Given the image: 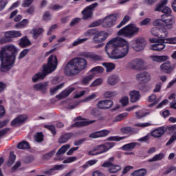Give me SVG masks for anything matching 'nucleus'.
Listing matches in <instances>:
<instances>
[{
	"instance_id": "f257e3e1",
	"label": "nucleus",
	"mask_w": 176,
	"mask_h": 176,
	"mask_svg": "<svg viewBox=\"0 0 176 176\" xmlns=\"http://www.w3.org/2000/svg\"><path fill=\"white\" fill-rule=\"evenodd\" d=\"M129 43L124 38L117 37L109 41L105 47V52L109 58L119 60L129 54Z\"/></svg>"
},
{
	"instance_id": "f03ea898",
	"label": "nucleus",
	"mask_w": 176,
	"mask_h": 176,
	"mask_svg": "<svg viewBox=\"0 0 176 176\" xmlns=\"http://www.w3.org/2000/svg\"><path fill=\"white\" fill-rule=\"evenodd\" d=\"M17 48L13 45L3 47L0 51V60L1 61L0 71L8 72L16 63V56L18 53Z\"/></svg>"
},
{
	"instance_id": "7ed1b4c3",
	"label": "nucleus",
	"mask_w": 176,
	"mask_h": 176,
	"mask_svg": "<svg viewBox=\"0 0 176 176\" xmlns=\"http://www.w3.org/2000/svg\"><path fill=\"white\" fill-rule=\"evenodd\" d=\"M87 67V60L83 58L76 57L70 60L65 66L64 72L66 76H75Z\"/></svg>"
},
{
	"instance_id": "20e7f679",
	"label": "nucleus",
	"mask_w": 176,
	"mask_h": 176,
	"mask_svg": "<svg viewBox=\"0 0 176 176\" xmlns=\"http://www.w3.org/2000/svg\"><path fill=\"white\" fill-rule=\"evenodd\" d=\"M58 64V60H57V56L55 54L50 55L48 58L47 63L43 65V72L37 73L32 77L34 83H36L38 80H43L49 74L54 72L57 68Z\"/></svg>"
},
{
	"instance_id": "39448f33",
	"label": "nucleus",
	"mask_w": 176,
	"mask_h": 176,
	"mask_svg": "<svg viewBox=\"0 0 176 176\" xmlns=\"http://www.w3.org/2000/svg\"><path fill=\"white\" fill-rule=\"evenodd\" d=\"M166 131H168L170 133V131L173 132L172 135L170 136L169 140L166 144V146H168V145H171L173 142L176 141V124L169 126H161L159 128L155 129L151 133V137H154V138H160L162 136L164 135V133Z\"/></svg>"
},
{
	"instance_id": "423d86ee",
	"label": "nucleus",
	"mask_w": 176,
	"mask_h": 176,
	"mask_svg": "<svg viewBox=\"0 0 176 176\" xmlns=\"http://www.w3.org/2000/svg\"><path fill=\"white\" fill-rule=\"evenodd\" d=\"M168 3V0H162L156 6L155 11L162 12V13H164V14L162 16V19H156L153 22V25H155V27H163V28H164V19L171 16V8L167 6L164 7Z\"/></svg>"
},
{
	"instance_id": "0eeeda50",
	"label": "nucleus",
	"mask_w": 176,
	"mask_h": 176,
	"mask_svg": "<svg viewBox=\"0 0 176 176\" xmlns=\"http://www.w3.org/2000/svg\"><path fill=\"white\" fill-rule=\"evenodd\" d=\"M168 37V32L166 30V28L161 29V34H160V38H150L151 43H155L151 46V50L155 52H162L165 47L166 38Z\"/></svg>"
},
{
	"instance_id": "6e6552de",
	"label": "nucleus",
	"mask_w": 176,
	"mask_h": 176,
	"mask_svg": "<svg viewBox=\"0 0 176 176\" xmlns=\"http://www.w3.org/2000/svg\"><path fill=\"white\" fill-rule=\"evenodd\" d=\"M139 32V28H137V26L133 23H130L120 29L118 32V36L122 35V36H124L125 38H133V36H134V35H137Z\"/></svg>"
},
{
	"instance_id": "1a4fd4ad",
	"label": "nucleus",
	"mask_w": 176,
	"mask_h": 176,
	"mask_svg": "<svg viewBox=\"0 0 176 176\" xmlns=\"http://www.w3.org/2000/svg\"><path fill=\"white\" fill-rule=\"evenodd\" d=\"M131 45L135 52H141V50H144V47L146 46V41L142 37H138L133 40L131 42Z\"/></svg>"
},
{
	"instance_id": "9d476101",
	"label": "nucleus",
	"mask_w": 176,
	"mask_h": 176,
	"mask_svg": "<svg viewBox=\"0 0 176 176\" xmlns=\"http://www.w3.org/2000/svg\"><path fill=\"white\" fill-rule=\"evenodd\" d=\"M128 67L131 69L142 71V69H145V61L142 59H134L129 63Z\"/></svg>"
},
{
	"instance_id": "9b49d317",
	"label": "nucleus",
	"mask_w": 176,
	"mask_h": 176,
	"mask_svg": "<svg viewBox=\"0 0 176 176\" xmlns=\"http://www.w3.org/2000/svg\"><path fill=\"white\" fill-rule=\"evenodd\" d=\"M116 20H118V14H113L108 16H106L102 22V27L104 28H111L116 24Z\"/></svg>"
},
{
	"instance_id": "f8f14e48",
	"label": "nucleus",
	"mask_w": 176,
	"mask_h": 176,
	"mask_svg": "<svg viewBox=\"0 0 176 176\" xmlns=\"http://www.w3.org/2000/svg\"><path fill=\"white\" fill-rule=\"evenodd\" d=\"M98 6V3H94L91 4L90 6L85 8L82 11V19L83 20H87V19L91 18V16H93V10L96 9Z\"/></svg>"
},
{
	"instance_id": "ddd939ff",
	"label": "nucleus",
	"mask_w": 176,
	"mask_h": 176,
	"mask_svg": "<svg viewBox=\"0 0 176 176\" xmlns=\"http://www.w3.org/2000/svg\"><path fill=\"white\" fill-rule=\"evenodd\" d=\"M161 71L164 72V74H173V72L174 71V68H175V65L171 63L170 61H166L164 63L160 66Z\"/></svg>"
},
{
	"instance_id": "4468645a",
	"label": "nucleus",
	"mask_w": 176,
	"mask_h": 176,
	"mask_svg": "<svg viewBox=\"0 0 176 176\" xmlns=\"http://www.w3.org/2000/svg\"><path fill=\"white\" fill-rule=\"evenodd\" d=\"M115 146V142H107L101 145H98L96 146V151H99L100 155L101 153H105V152H108L109 149L113 148Z\"/></svg>"
},
{
	"instance_id": "2eb2a0df",
	"label": "nucleus",
	"mask_w": 176,
	"mask_h": 176,
	"mask_svg": "<svg viewBox=\"0 0 176 176\" xmlns=\"http://www.w3.org/2000/svg\"><path fill=\"white\" fill-rule=\"evenodd\" d=\"M108 38V33L104 32H99L96 33L93 38V43H101Z\"/></svg>"
},
{
	"instance_id": "dca6fc26",
	"label": "nucleus",
	"mask_w": 176,
	"mask_h": 176,
	"mask_svg": "<svg viewBox=\"0 0 176 176\" xmlns=\"http://www.w3.org/2000/svg\"><path fill=\"white\" fill-rule=\"evenodd\" d=\"M80 56L81 57H84L85 58L93 60V61H101V60H102V57L93 52H81Z\"/></svg>"
},
{
	"instance_id": "f3484780",
	"label": "nucleus",
	"mask_w": 176,
	"mask_h": 176,
	"mask_svg": "<svg viewBox=\"0 0 176 176\" xmlns=\"http://www.w3.org/2000/svg\"><path fill=\"white\" fill-rule=\"evenodd\" d=\"M136 79L140 81V83H148L151 80V74L144 72L136 75Z\"/></svg>"
},
{
	"instance_id": "a211bd4d",
	"label": "nucleus",
	"mask_w": 176,
	"mask_h": 176,
	"mask_svg": "<svg viewBox=\"0 0 176 176\" xmlns=\"http://www.w3.org/2000/svg\"><path fill=\"white\" fill-rule=\"evenodd\" d=\"M113 105V102L111 100H100L97 104V107L99 109H109V108H112Z\"/></svg>"
},
{
	"instance_id": "6ab92c4d",
	"label": "nucleus",
	"mask_w": 176,
	"mask_h": 176,
	"mask_svg": "<svg viewBox=\"0 0 176 176\" xmlns=\"http://www.w3.org/2000/svg\"><path fill=\"white\" fill-rule=\"evenodd\" d=\"M65 168V166L60 164V165H55L52 168H50L48 170H45L43 172V174H45V175H54V174H56V173L54 172V170H58L60 171L61 170H64Z\"/></svg>"
},
{
	"instance_id": "aec40b11",
	"label": "nucleus",
	"mask_w": 176,
	"mask_h": 176,
	"mask_svg": "<svg viewBox=\"0 0 176 176\" xmlns=\"http://www.w3.org/2000/svg\"><path fill=\"white\" fill-rule=\"evenodd\" d=\"M25 120H27V116L23 115L19 116L11 122V126H12V127L20 126V124H23Z\"/></svg>"
},
{
	"instance_id": "412c9836",
	"label": "nucleus",
	"mask_w": 176,
	"mask_h": 176,
	"mask_svg": "<svg viewBox=\"0 0 176 176\" xmlns=\"http://www.w3.org/2000/svg\"><path fill=\"white\" fill-rule=\"evenodd\" d=\"M69 148H71V145L65 144L63 145L60 148H59V150L56 153V160H63V157L60 155H64V153H65V152H67V151H68Z\"/></svg>"
},
{
	"instance_id": "4be33fe9",
	"label": "nucleus",
	"mask_w": 176,
	"mask_h": 176,
	"mask_svg": "<svg viewBox=\"0 0 176 176\" xmlns=\"http://www.w3.org/2000/svg\"><path fill=\"white\" fill-rule=\"evenodd\" d=\"M164 28H166V30H171V28H173L174 23H175V19H174V17L173 16H171L170 18L168 17V19L164 18Z\"/></svg>"
},
{
	"instance_id": "5701e85b",
	"label": "nucleus",
	"mask_w": 176,
	"mask_h": 176,
	"mask_svg": "<svg viewBox=\"0 0 176 176\" xmlns=\"http://www.w3.org/2000/svg\"><path fill=\"white\" fill-rule=\"evenodd\" d=\"M74 137V133H67L61 135L58 138V143L59 144H65L69 140H71Z\"/></svg>"
},
{
	"instance_id": "b1692460",
	"label": "nucleus",
	"mask_w": 176,
	"mask_h": 176,
	"mask_svg": "<svg viewBox=\"0 0 176 176\" xmlns=\"http://www.w3.org/2000/svg\"><path fill=\"white\" fill-rule=\"evenodd\" d=\"M109 133V131H100L90 134L89 138H100V137H107Z\"/></svg>"
},
{
	"instance_id": "393cba45",
	"label": "nucleus",
	"mask_w": 176,
	"mask_h": 176,
	"mask_svg": "<svg viewBox=\"0 0 176 176\" xmlns=\"http://www.w3.org/2000/svg\"><path fill=\"white\" fill-rule=\"evenodd\" d=\"M96 120H89V121H78L72 124V127H83V126H89V124H93L95 123Z\"/></svg>"
},
{
	"instance_id": "a878e982",
	"label": "nucleus",
	"mask_w": 176,
	"mask_h": 176,
	"mask_svg": "<svg viewBox=\"0 0 176 176\" xmlns=\"http://www.w3.org/2000/svg\"><path fill=\"white\" fill-rule=\"evenodd\" d=\"M120 78L117 75H111L109 76L107 78V83L110 85V86H115V85H118Z\"/></svg>"
},
{
	"instance_id": "bb28decb",
	"label": "nucleus",
	"mask_w": 176,
	"mask_h": 176,
	"mask_svg": "<svg viewBox=\"0 0 176 176\" xmlns=\"http://www.w3.org/2000/svg\"><path fill=\"white\" fill-rule=\"evenodd\" d=\"M6 38H20L21 36V32L16 30H11L5 32Z\"/></svg>"
},
{
	"instance_id": "cd10ccee",
	"label": "nucleus",
	"mask_w": 176,
	"mask_h": 176,
	"mask_svg": "<svg viewBox=\"0 0 176 176\" xmlns=\"http://www.w3.org/2000/svg\"><path fill=\"white\" fill-rule=\"evenodd\" d=\"M74 90H75V87H70L67 89H65L62 93L57 95L56 98H60V99L67 98V97H68V96H69L71 94V93H72V91H74Z\"/></svg>"
},
{
	"instance_id": "c85d7f7f",
	"label": "nucleus",
	"mask_w": 176,
	"mask_h": 176,
	"mask_svg": "<svg viewBox=\"0 0 176 176\" xmlns=\"http://www.w3.org/2000/svg\"><path fill=\"white\" fill-rule=\"evenodd\" d=\"M31 41L28 39L27 36H25L20 39L19 46L21 47H28L29 46H31Z\"/></svg>"
},
{
	"instance_id": "c756f323",
	"label": "nucleus",
	"mask_w": 176,
	"mask_h": 176,
	"mask_svg": "<svg viewBox=\"0 0 176 176\" xmlns=\"http://www.w3.org/2000/svg\"><path fill=\"white\" fill-rule=\"evenodd\" d=\"M131 97V102H137L140 98H141V95L138 91H132L129 93Z\"/></svg>"
},
{
	"instance_id": "7c9ffc66",
	"label": "nucleus",
	"mask_w": 176,
	"mask_h": 176,
	"mask_svg": "<svg viewBox=\"0 0 176 176\" xmlns=\"http://www.w3.org/2000/svg\"><path fill=\"white\" fill-rule=\"evenodd\" d=\"M43 29L42 28H35L32 30V34L33 35L34 39H38L42 34H43Z\"/></svg>"
},
{
	"instance_id": "2f4dec72",
	"label": "nucleus",
	"mask_w": 176,
	"mask_h": 176,
	"mask_svg": "<svg viewBox=\"0 0 176 176\" xmlns=\"http://www.w3.org/2000/svg\"><path fill=\"white\" fill-rule=\"evenodd\" d=\"M102 65L106 68L107 72H112L116 68V65L113 63H103Z\"/></svg>"
},
{
	"instance_id": "473e14b6",
	"label": "nucleus",
	"mask_w": 176,
	"mask_h": 176,
	"mask_svg": "<svg viewBox=\"0 0 176 176\" xmlns=\"http://www.w3.org/2000/svg\"><path fill=\"white\" fill-rule=\"evenodd\" d=\"M153 61H157V63H162V61H166V60H168V57L166 55L164 56H153L151 57Z\"/></svg>"
},
{
	"instance_id": "72a5a7b5",
	"label": "nucleus",
	"mask_w": 176,
	"mask_h": 176,
	"mask_svg": "<svg viewBox=\"0 0 176 176\" xmlns=\"http://www.w3.org/2000/svg\"><path fill=\"white\" fill-rule=\"evenodd\" d=\"M146 169L141 168L137 170H135L133 173H131V176H145L146 175Z\"/></svg>"
},
{
	"instance_id": "f704fd0d",
	"label": "nucleus",
	"mask_w": 176,
	"mask_h": 176,
	"mask_svg": "<svg viewBox=\"0 0 176 176\" xmlns=\"http://www.w3.org/2000/svg\"><path fill=\"white\" fill-rule=\"evenodd\" d=\"M46 87H47V83L46 82L43 84H36L34 86V89L38 91H45V90H46Z\"/></svg>"
},
{
	"instance_id": "c9c22d12",
	"label": "nucleus",
	"mask_w": 176,
	"mask_h": 176,
	"mask_svg": "<svg viewBox=\"0 0 176 176\" xmlns=\"http://www.w3.org/2000/svg\"><path fill=\"white\" fill-rule=\"evenodd\" d=\"M122 170V167L119 165H115L112 164L111 167L108 168L109 173L111 174H115V173H118V171H120Z\"/></svg>"
},
{
	"instance_id": "e433bc0d",
	"label": "nucleus",
	"mask_w": 176,
	"mask_h": 176,
	"mask_svg": "<svg viewBox=\"0 0 176 176\" xmlns=\"http://www.w3.org/2000/svg\"><path fill=\"white\" fill-rule=\"evenodd\" d=\"M17 148L18 149H31V146H30V143H28V142L22 141L18 144Z\"/></svg>"
},
{
	"instance_id": "4c0bfd02",
	"label": "nucleus",
	"mask_w": 176,
	"mask_h": 176,
	"mask_svg": "<svg viewBox=\"0 0 176 176\" xmlns=\"http://www.w3.org/2000/svg\"><path fill=\"white\" fill-rule=\"evenodd\" d=\"M135 145H137L135 142L126 144L122 146V151H133L135 148Z\"/></svg>"
},
{
	"instance_id": "58836bf2",
	"label": "nucleus",
	"mask_w": 176,
	"mask_h": 176,
	"mask_svg": "<svg viewBox=\"0 0 176 176\" xmlns=\"http://www.w3.org/2000/svg\"><path fill=\"white\" fill-rule=\"evenodd\" d=\"M14 162H16V155H14V153L13 151H11L10 153V157L7 163L8 166L11 167Z\"/></svg>"
},
{
	"instance_id": "ea45409f",
	"label": "nucleus",
	"mask_w": 176,
	"mask_h": 176,
	"mask_svg": "<svg viewBox=\"0 0 176 176\" xmlns=\"http://www.w3.org/2000/svg\"><path fill=\"white\" fill-rule=\"evenodd\" d=\"M162 159H164V154L163 153H160L155 155L153 158L149 159L148 162L152 163V162H159V160H162Z\"/></svg>"
},
{
	"instance_id": "a19ab883",
	"label": "nucleus",
	"mask_w": 176,
	"mask_h": 176,
	"mask_svg": "<svg viewBox=\"0 0 176 176\" xmlns=\"http://www.w3.org/2000/svg\"><path fill=\"white\" fill-rule=\"evenodd\" d=\"M94 78V74H90L89 76H85L82 79V85H89L90 82H91L92 79Z\"/></svg>"
},
{
	"instance_id": "79ce46f5",
	"label": "nucleus",
	"mask_w": 176,
	"mask_h": 176,
	"mask_svg": "<svg viewBox=\"0 0 176 176\" xmlns=\"http://www.w3.org/2000/svg\"><path fill=\"white\" fill-rule=\"evenodd\" d=\"M127 116H129V113H120L114 118V122H122V120H124Z\"/></svg>"
},
{
	"instance_id": "37998d69",
	"label": "nucleus",
	"mask_w": 176,
	"mask_h": 176,
	"mask_svg": "<svg viewBox=\"0 0 176 176\" xmlns=\"http://www.w3.org/2000/svg\"><path fill=\"white\" fill-rule=\"evenodd\" d=\"M63 87H64V82L60 84L59 85H57L56 87H55L54 88H51L50 89V94L52 96L56 94V93H57V91H58V90H60V89H63Z\"/></svg>"
},
{
	"instance_id": "c03bdc74",
	"label": "nucleus",
	"mask_w": 176,
	"mask_h": 176,
	"mask_svg": "<svg viewBox=\"0 0 176 176\" xmlns=\"http://www.w3.org/2000/svg\"><path fill=\"white\" fill-rule=\"evenodd\" d=\"M114 160H115V157H113L109 158L107 162H105L102 164V167L111 168L113 164L112 162H114Z\"/></svg>"
},
{
	"instance_id": "a18cd8bd",
	"label": "nucleus",
	"mask_w": 176,
	"mask_h": 176,
	"mask_svg": "<svg viewBox=\"0 0 176 176\" xmlns=\"http://www.w3.org/2000/svg\"><path fill=\"white\" fill-rule=\"evenodd\" d=\"M128 21H130V16L129 15H126L123 18L122 21L120 23V24L117 25V28H122V27L126 25Z\"/></svg>"
},
{
	"instance_id": "49530a36",
	"label": "nucleus",
	"mask_w": 176,
	"mask_h": 176,
	"mask_svg": "<svg viewBox=\"0 0 176 176\" xmlns=\"http://www.w3.org/2000/svg\"><path fill=\"white\" fill-rule=\"evenodd\" d=\"M151 34L154 36H157V38H159L160 34H162V29H159L157 28H153L151 30Z\"/></svg>"
},
{
	"instance_id": "de8ad7c7",
	"label": "nucleus",
	"mask_w": 176,
	"mask_h": 176,
	"mask_svg": "<svg viewBox=\"0 0 176 176\" xmlns=\"http://www.w3.org/2000/svg\"><path fill=\"white\" fill-rule=\"evenodd\" d=\"M117 95L118 92L116 91H107L104 93V96L106 98H111V97H115Z\"/></svg>"
},
{
	"instance_id": "09e8293b",
	"label": "nucleus",
	"mask_w": 176,
	"mask_h": 176,
	"mask_svg": "<svg viewBox=\"0 0 176 176\" xmlns=\"http://www.w3.org/2000/svg\"><path fill=\"white\" fill-rule=\"evenodd\" d=\"M28 24V20L23 19L21 22L16 23L15 27L16 28H24L27 27Z\"/></svg>"
},
{
	"instance_id": "8fccbe9b",
	"label": "nucleus",
	"mask_w": 176,
	"mask_h": 176,
	"mask_svg": "<svg viewBox=\"0 0 176 176\" xmlns=\"http://www.w3.org/2000/svg\"><path fill=\"white\" fill-rule=\"evenodd\" d=\"M34 140L36 142H42L43 141V133L42 132H37L34 135Z\"/></svg>"
},
{
	"instance_id": "3c124183",
	"label": "nucleus",
	"mask_w": 176,
	"mask_h": 176,
	"mask_svg": "<svg viewBox=\"0 0 176 176\" xmlns=\"http://www.w3.org/2000/svg\"><path fill=\"white\" fill-rule=\"evenodd\" d=\"M97 34V30L96 29H90L87 30L84 35L85 36H93V35H96Z\"/></svg>"
},
{
	"instance_id": "603ef678",
	"label": "nucleus",
	"mask_w": 176,
	"mask_h": 176,
	"mask_svg": "<svg viewBox=\"0 0 176 176\" xmlns=\"http://www.w3.org/2000/svg\"><path fill=\"white\" fill-rule=\"evenodd\" d=\"M34 156L28 155V156L25 157L23 159V162L26 164H28L30 163H32V162H34Z\"/></svg>"
},
{
	"instance_id": "864d4df0",
	"label": "nucleus",
	"mask_w": 176,
	"mask_h": 176,
	"mask_svg": "<svg viewBox=\"0 0 176 176\" xmlns=\"http://www.w3.org/2000/svg\"><path fill=\"white\" fill-rule=\"evenodd\" d=\"M44 129H47V130L51 131V133H52L54 135H56V134H57V132H56V126L54 125H45Z\"/></svg>"
},
{
	"instance_id": "5fc2aeb1",
	"label": "nucleus",
	"mask_w": 176,
	"mask_h": 176,
	"mask_svg": "<svg viewBox=\"0 0 176 176\" xmlns=\"http://www.w3.org/2000/svg\"><path fill=\"white\" fill-rule=\"evenodd\" d=\"M91 72H96V74H102L104 72V67L101 66H96L91 69Z\"/></svg>"
},
{
	"instance_id": "6e6d98bb",
	"label": "nucleus",
	"mask_w": 176,
	"mask_h": 176,
	"mask_svg": "<svg viewBox=\"0 0 176 176\" xmlns=\"http://www.w3.org/2000/svg\"><path fill=\"white\" fill-rule=\"evenodd\" d=\"M133 129L130 126H125L121 129V131L123 134H130V133H133Z\"/></svg>"
},
{
	"instance_id": "4d7b16f0",
	"label": "nucleus",
	"mask_w": 176,
	"mask_h": 176,
	"mask_svg": "<svg viewBox=\"0 0 176 176\" xmlns=\"http://www.w3.org/2000/svg\"><path fill=\"white\" fill-rule=\"evenodd\" d=\"M33 3L34 0H23L21 6L22 8H30Z\"/></svg>"
},
{
	"instance_id": "13d9d810",
	"label": "nucleus",
	"mask_w": 176,
	"mask_h": 176,
	"mask_svg": "<svg viewBox=\"0 0 176 176\" xmlns=\"http://www.w3.org/2000/svg\"><path fill=\"white\" fill-rule=\"evenodd\" d=\"M102 78H98L95 80L91 84V87H96V86H100V85H102Z\"/></svg>"
},
{
	"instance_id": "bf43d9fd",
	"label": "nucleus",
	"mask_w": 176,
	"mask_h": 176,
	"mask_svg": "<svg viewBox=\"0 0 176 176\" xmlns=\"http://www.w3.org/2000/svg\"><path fill=\"white\" fill-rule=\"evenodd\" d=\"M126 137H119V136H110L107 138L108 141H122L124 140Z\"/></svg>"
},
{
	"instance_id": "052dcab7",
	"label": "nucleus",
	"mask_w": 176,
	"mask_h": 176,
	"mask_svg": "<svg viewBox=\"0 0 176 176\" xmlns=\"http://www.w3.org/2000/svg\"><path fill=\"white\" fill-rule=\"evenodd\" d=\"M43 20L45 21H49L50 20H52V14H50L49 11H47L44 13L43 16Z\"/></svg>"
},
{
	"instance_id": "680f3d73",
	"label": "nucleus",
	"mask_w": 176,
	"mask_h": 176,
	"mask_svg": "<svg viewBox=\"0 0 176 176\" xmlns=\"http://www.w3.org/2000/svg\"><path fill=\"white\" fill-rule=\"evenodd\" d=\"M87 39H88L87 38H78L73 43V46H78V45H80V43H83V42H86Z\"/></svg>"
},
{
	"instance_id": "e2e57ef3",
	"label": "nucleus",
	"mask_w": 176,
	"mask_h": 176,
	"mask_svg": "<svg viewBox=\"0 0 176 176\" xmlns=\"http://www.w3.org/2000/svg\"><path fill=\"white\" fill-rule=\"evenodd\" d=\"M11 41H12V39L10 37H6V36H5V37L0 38V45L8 43V42H11Z\"/></svg>"
},
{
	"instance_id": "0e129e2a",
	"label": "nucleus",
	"mask_w": 176,
	"mask_h": 176,
	"mask_svg": "<svg viewBox=\"0 0 176 176\" xmlns=\"http://www.w3.org/2000/svg\"><path fill=\"white\" fill-rule=\"evenodd\" d=\"M29 52H30V50L28 49L23 50L19 54V60L21 58H23V57H25V56L28 54Z\"/></svg>"
},
{
	"instance_id": "69168bd1",
	"label": "nucleus",
	"mask_w": 176,
	"mask_h": 176,
	"mask_svg": "<svg viewBox=\"0 0 176 176\" xmlns=\"http://www.w3.org/2000/svg\"><path fill=\"white\" fill-rule=\"evenodd\" d=\"M120 102L123 107H126L129 104V98L127 96H124L120 100Z\"/></svg>"
},
{
	"instance_id": "338daca9",
	"label": "nucleus",
	"mask_w": 176,
	"mask_h": 176,
	"mask_svg": "<svg viewBox=\"0 0 176 176\" xmlns=\"http://www.w3.org/2000/svg\"><path fill=\"white\" fill-rule=\"evenodd\" d=\"M77 159L78 158L76 157H69L67 158V160L63 161V163H72V162H75L76 160H77Z\"/></svg>"
},
{
	"instance_id": "774afa93",
	"label": "nucleus",
	"mask_w": 176,
	"mask_h": 176,
	"mask_svg": "<svg viewBox=\"0 0 176 176\" xmlns=\"http://www.w3.org/2000/svg\"><path fill=\"white\" fill-rule=\"evenodd\" d=\"M56 153L55 151H52L48 153H46L43 155V159H50L51 157H53V155Z\"/></svg>"
}]
</instances>
